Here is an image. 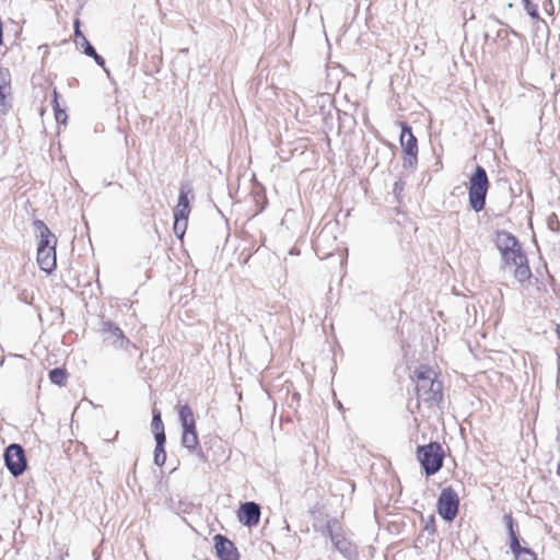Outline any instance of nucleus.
I'll list each match as a JSON object with an SVG mask.
<instances>
[{
  "instance_id": "47",
  "label": "nucleus",
  "mask_w": 560,
  "mask_h": 560,
  "mask_svg": "<svg viewBox=\"0 0 560 560\" xmlns=\"http://www.w3.org/2000/svg\"><path fill=\"white\" fill-rule=\"evenodd\" d=\"M556 334H557V337L560 339V324H558L556 326Z\"/></svg>"
},
{
  "instance_id": "16",
  "label": "nucleus",
  "mask_w": 560,
  "mask_h": 560,
  "mask_svg": "<svg viewBox=\"0 0 560 560\" xmlns=\"http://www.w3.org/2000/svg\"><path fill=\"white\" fill-rule=\"evenodd\" d=\"M151 431L155 441H166L162 412L155 405L152 407Z\"/></svg>"
},
{
  "instance_id": "30",
  "label": "nucleus",
  "mask_w": 560,
  "mask_h": 560,
  "mask_svg": "<svg viewBox=\"0 0 560 560\" xmlns=\"http://www.w3.org/2000/svg\"><path fill=\"white\" fill-rule=\"evenodd\" d=\"M0 90H11V73L8 68L0 66Z\"/></svg>"
},
{
  "instance_id": "13",
  "label": "nucleus",
  "mask_w": 560,
  "mask_h": 560,
  "mask_svg": "<svg viewBox=\"0 0 560 560\" xmlns=\"http://www.w3.org/2000/svg\"><path fill=\"white\" fill-rule=\"evenodd\" d=\"M35 236L38 240L37 248L45 249L46 247H57L58 238L48 228V225L40 219L33 221Z\"/></svg>"
},
{
  "instance_id": "27",
  "label": "nucleus",
  "mask_w": 560,
  "mask_h": 560,
  "mask_svg": "<svg viewBox=\"0 0 560 560\" xmlns=\"http://www.w3.org/2000/svg\"><path fill=\"white\" fill-rule=\"evenodd\" d=\"M421 520L423 522L422 532L431 537H434V535L436 534L435 515L430 514L427 518H424V516L421 515Z\"/></svg>"
},
{
  "instance_id": "35",
  "label": "nucleus",
  "mask_w": 560,
  "mask_h": 560,
  "mask_svg": "<svg viewBox=\"0 0 560 560\" xmlns=\"http://www.w3.org/2000/svg\"><path fill=\"white\" fill-rule=\"evenodd\" d=\"M339 490L347 491L349 494H353L355 490V482L353 480L343 479L339 482Z\"/></svg>"
},
{
  "instance_id": "3",
  "label": "nucleus",
  "mask_w": 560,
  "mask_h": 560,
  "mask_svg": "<svg viewBox=\"0 0 560 560\" xmlns=\"http://www.w3.org/2000/svg\"><path fill=\"white\" fill-rule=\"evenodd\" d=\"M493 243L501 256V269L511 268L527 256L518 238L506 230H497Z\"/></svg>"
},
{
  "instance_id": "6",
  "label": "nucleus",
  "mask_w": 560,
  "mask_h": 560,
  "mask_svg": "<svg viewBox=\"0 0 560 560\" xmlns=\"http://www.w3.org/2000/svg\"><path fill=\"white\" fill-rule=\"evenodd\" d=\"M400 128L399 144L402 152V168L415 172L418 166V139L412 132V127L405 120H397Z\"/></svg>"
},
{
  "instance_id": "44",
  "label": "nucleus",
  "mask_w": 560,
  "mask_h": 560,
  "mask_svg": "<svg viewBox=\"0 0 560 560\" xmlns=\"http://www.w3.org/2000/svg\"><path fill=\"white\" fill-rule=\"evenodd\" d=\"M114 185L117 186L119 189H122V185L119 183L105 182L106 187L114 186Z\"/></svg>"
},
{
  "instance_id": "56",
  "label": "nucleus",
  "mask_w": 560,
  "mask_h": 560,
  "mask_svg": "<svg viewBox=\"0 0 560 560\" xmlns=\"http://www.w3.org/2000/svg\"><path fill=\"white\" fill-rule=\"evenodd\" d=\"M290 254H296V250L291 249Z\"/></svg>"
},
{
  "instance_id": "5",
  "label": "nucleus",
  "mask_w": 560,
  "mask_h": 560,
  "mask_svg": "<svg viewBox=\"0 0 560 560\" xmlns=\"http://www.w3.org/2000/svg\"><path fill=\"white\" fill-rule=\"evenodd\" d=\"M490 187L487 171L476 164L468 182V202L471 210L480 212L486 207L487 194Z\"/></svg>"
},
{
  "instance_id": "40",
  "label": "nucleus",
  "mask_w": 560,
  "mask_h": 560,
  "mask_svg": "<svg viewBox=\"0 0 560 560\" xmlns=\"http://www.w3.org/2000/svg\"><path fill=\"white\" fill-rule=\"evenodd\" d=\"M74 26V36L77 40H83V38H86L83 32L81 31V22L79 19H75L73 22Z\"/></svg>"
},
{
  "instance_id": "19",
  "label": "nucleus",
  "mask_w": 560,
  "mask_h": 560,
  "mask_svg": "<svg viewBox=\"0 0 560 560\" xmlns=\"http://www.w3.org/2000/svg\"><path fill=\"white\" fill-rule=\"evenodd\" d=\"M180 443L189 453H195V451H197V446L200 445L197 428L182 430Z\"/></svg>"
},
{
  "instance_id": "22",
  "label": "nucleus",
  "mask_w": 560,
  "mask_h": 560,
  "mask_svg": "<svg viewBox=\"0 0 560 560\" xmlns=\"http://www.w3.org/2000/svg\"><path fill=\"white\" fill-rule=\"evenodd\" d=\"M522 3L524 10L530 16V19L534 20L536 23H542L544 28L547 31V33H549V27L546 21L539 14L538 4L534 3L532 0H522Z\"/></svg>"
},
{
  "instance_id": "7",
  "label": "nucleus",
  "mask_w": 560,
  "mask_h": 560,
  "mask_svg": "<svg viewBox=\"0 0 560 560\" xmlns=\"http://www.w3.org/2000/svg\"><path fill=\"white\" fill-rule=\"evenodd\" d=\"M100 331L103 335L104 342L110 345L115 349L125 350L129 352L130 355H132L131 349L138 350V347L130 341L122 329L109 318H101Z\"/></svg>"
},
{
  "instance_id": "33",
  "label": "nucleus",
  "mask_w": 560,
  "mask_h": 560,
  "mask_svg": "<svg viewBox=\"0 0 560 560\" xmlns=\"http://www.w3.org/2000/svg\"><path fill=\"white\" fill-rule=\"evenodd\" d=\"M55 120L58 126H67L68 122V114H67V107L63 105V109H56L54 113Z\"/></svg>"
},
{
  "instance_id": "24",
  "label": "nucleus",
  "mask_w": 560,
  "mask_h": 560,
  "mask_svg": "<svg viewBox=\"0 0 560 560\" xmlns=\"http://www.w3.org/2000/svg\"><path fill=\"white\" fill-rule=\"evenodd\" d=\"M166 441H155V447L153 452V463L162 467L166 462V450H165Z\"/></svg>"
},
{
  "instance_id": "54",
  "label": "nucleus",
  "mask_w": 560,
  "mask_h": 560,
  "mask_svg": "<svg viewBox=\"0 0 560 560\" xmlns=\"http://www.w3.org/2000/svg\"><path fill=\"white\" fill-rule=\"evenodd\" d=\"M330 107H331V105L329 106V109H328V112H327V115H330V113H331Z\"/></svg>"
},
{
  "instance_id": "25",
  "label": "nucleus",
  "mask_w": 560,
  "mask_h": 560,
  "mask_svg": "<svg viewBox=\"0 0 560 560\" xmlns=\"http://www.w3.org/2000/svg\"><path fill=\"white\" fill-rule=\"evenodd\" d=\"M188 225V217L174 214L173 231L178 240H183Z\"/></svg>"
},
{
  "instance_id": "46",
  "label": "nucleus",
  "mask_w": 560,
  "mask_h": 560,
  "mask_svg": "<svg viewBox=\"0 0 560 560\" xmlns=\"http://www.w3.org/2000/svg\"><path fill=\"white\" fill-rule=\"evenodd\" d=\"M103 70L106 73L107 78L110 80V82L114 83L115 81H114V79H113V77L110 74L109 69L105 67V69H103Z\"/></svg>"
},
{
  "instance_id": "20",
  "label": "nucleus",
  "mask_w": 560,
  "mask_h": 560,
  "mask_svg": "<svg viewBox=\"0 0 560 560\" xmlns=\"http://www.w3.org/2000/svg\"><path fill=\"white\" fill-rule=\"evenodd\" d=\"M514 560H538L537 553L527 545V542H521L516 547L510 548Z\"/></svg>"
},
{
  "instance_id": "32",
  "label": "nucleus",
  "mask_w": 560,
  "mask_h": 560,
  "mask_svg": "<svg viewBox=\"0 0 560 560\" xmlns=\"http://www.w3.org/2000/svg\"><path fill=\"white\" fill-rule=\"evenodd\" d=\"M14 289L18 291L19 301H21L27 305L33 304V300H34L33 292H28L27 290L21 289L20 287H14Z\"/></svg>"
},
{
  "instance_id": "15",
  "label": "nucleus",
  "mask_w": 560,
  "mask_h": 560,
  "mask_svg": "<svg viewBox=\"0 0 560 560\" xmlns=\"http://www.w3.org/2000/svg\"><path fill=\"white\" fill-rule=\"evenodd\" d=\"M502 521L504 523L508 540L506 544L509 548L516 547V545H520L521 542L525 544V539L521 536L520 533V525L518 522L513 517V514L505 513L502 517Z\"/></svg>"
},
{
  "instance_id": "8",
  "label": "nucleus",
  "mask_w": 560,
  "mask_h": 560,
  "mask_svg": "<svg viewBox=\"0 0 560 560\" xmlns=\"http://www.w3.org/2000/svg\"><path fill=\"white\" fill-rule=\"evenodd\" d=\"M460 499L452 486L442 488L436 500V512L445 523H452L458 515Z\"/></svg>"
},
{
  "instance_id": "10",
  "label": "nucleus",
  "mask_w": 560,
  "mask_h": 560,
  "mask_svg": "<svg viewBox=\"0 0 560 560\" xmlns=\"http://www.w3.org/2000/svg\"><path fill=\"white\" fill-rule=\"evenodd\" d=\"M215 557L219 560H240L241 555L235 544L223 534L213 536Z\"/></svg>"
},
{
  "instance_id": "38",
  "label": "nucleus",
  "mask_w": 560,
  "mask_h": 560,
  "mask_svg": "<svg viewBox=\"0 0 560 560\" xmlns=\"http://www.w3.org/2000/svg\"><path fill=\"white\" fill-rule=\"evenodd\" d=\"M512 33L514 34L515 36H518V33L512 28H499L495 33V39H499V40H505L508 39V36L509 34Z\"/></svg>"
},
{
  "instance_id": "36",
  "label": "nucleus",
  "mask_w": 560,
  "mask_h": 560,
  "mask_svg": "<svg viewBox=\"0 0 560 560\" xmlns=\"http://www.w3.org/2000/svg\"><path fill=\"white\" fill-rule=\"evenodd\" d=\"M61 94L58 92L56 88H54L51 93V107L54 113L56 109H63V106L60 104Z\"/></svg>"
},
{
  "instance_id": "9",
  "label": "nucleus",
  "mask_w": 560,
  "mask_h": 560,
  "mask_svg": "<svg viewBox=\"0 0 560 560\" xmlns=\"http://www.w3.org/2000/svg\"><path fill=\"white\" fill-rule=\"evenodd\" d=\"M3 462L5 468L14 478L22 476L27 469L25 450L19 443H11L4 448Z\"/></svg>"
},
{
  "instance_id": "53",
  "label": "nucleus",
  "mask_w": 560,
  "mask_h": 560,
  "mask_svg": "<svg viewBox=\"0 0 560 560\" xmlns=\"http://www.w3.org/2000/svg\"><path fill=\"white\" fill-rule=\"evenodd\" d=\"M495 23L501 24V25L503 24L500 20H495Z\"/></svg>"
},
{
  "instance_id": "49",
  "label": "nucleus",
  "mask_w": 560,
  "mask_h": 560,
  "mask_svg": "<svg viewBox=\"0 0 560 560\" xmlns=\"http://www.w3.org/2000/svg\"><path fill=\"white\" fill-rule=\"evenodd\" d=\"M537 24V31L541 30V26L544 27L542 23H536Z\"/></svg>"
},
{
  "instance_id": "1",
  "label": "nucleus",
  "mask_w": 560,
  "mask_h": 560,
  "mask_svg": "<svg viewBox=\"0 0 560 560\" xmlns=\"http://www.w3.org/2000/svg\"><path fill=\"white\" fill-rule=\"evenodd\" d=\"M416 392L419 399L430 405H440L443 400V385L432 368L421 364L415 370Z\"/></svg>"
},
{
  "instance_id": "39",
  "label": "nucleus",
  "mask_w": 560,
  "mask_h": 560,
  "mask_svg": "<svg viewBox=\"0 0 560 560\" xmlns=\"http://www.w3.org/2000/svg\"><path fill=\"white\" fill-rule=\"evenodd\" d=\"M255 202L258 205V210L256 213H260L261 211H264L267 207V198L265 194H258L255 197Z\"/></svg>"
},
{
  "instance_id": "41",
  "label": "nucleus",
  "mask_w": 560,
  "mask_h": 560,
  "mask_svg": "<svg viewBox=\"0 0 560 560\" xmlns=\"http://www.w3.org/2000/svg\"><path fill=\"white\" fill-rule=\"evenodd\" d=\"M89 57L92 58L98 67H101L102 69H105L106 60L103 56L97 54L96 49L94 50V54H92V56H89Z\"/></svg>"
},
{
  "instance_id": "2",
  "label": "nucleus",
  "mask_w": 560,
  "mask_h": 560,
  "mask_svg": "<svg viewBox=\"0 0 560 560\" xmlns=\"http://www.w3.org/2000/svg\"><path fill=\"white\" fill-rule=\"evenodd\" d=\"M314 530L322 535H327L334 548L347 560H358V546L347 537L342 524L336 517L327 520L326 524L318 526L313 525Z\"/></svg>"
},
{
  "instance_id": "26",
  "label": "nucleus",
  "mask_w": 560,
  "mask_h": 560,
  "mask_svg": "<svg viewBox=\"0 0 560 560\" xmlns=\"http://www.w3.org/2000/svg\"><path fill=\"white\" fill-rule=\"evenodd\" d=\"M12 93L11 90H0V114L7 115L12 108Z\"/></svg>"
},
{
  "instance_id": "4",
  "label": "nucleus",
  "mask_w": 560,
  "mask_h": 560,
  "mask_svg": "<svg viewBox=\"0 0 560 560\" xmlns=\"http://www.w3.org/2000/svg\"><path fill=\"white\" fill-rule=\"evenodd\" d=\"M416 456L425 477H431L443 468L446 454L439 441H431L418 445Z\"/></svg>"
},
{
  "instance_id": "52",
  "label": "nucleus",
  "mask_w": 560,
  "mask_h": 560,
  "mask_svg": "<svg viewBox=\"0 0 560 560\" xmlns=\"http://www.w3.org/2000/svg\"><path fill=\"white\" fill-rule=\"evenodd\" d=\"M386 143H387V145H389L392 149H395V145H394V144H392L390 142H386Z\"/></svg>"
},
{
  "instance_id": "23",
  "label": "nucleus",
  "mask_w": 560,
  "mask_h": 560,
  "mask_svg": "<svg viewBox=\"0 0 560 560\" xmlns=\"http://www.w3.org/2000/svg\"><path fill=\"white\" fill-rule=\"evenodd\" d=\"M48 378L51 384L62 387L67 384L68 372L65 368L56 366L49 370Z\"/></svg>"
},
{
  "instance_id": "31",
  "label": "nucleus",
  "mask_w": 560,
  "mask_h": 560,
  "mask_svg": "<svg viewBox=\"0 0 560 560\" xmlns=\"http://www.w3.org/2000/svg\"><path fill=\"white\" fill-rule=\"evenodd\" d=\"M77 47L81 50L83 55L86 57L92 56L94 54V46L88 38H83V40H77Z\"/></svg>"
},
{
  "instance_id": "29",
  "label": "nucleus",
  "mask_w": 560,
  "mask_h": 560,
  "mask_svg": "<svg viewBox=\"0 0 560 560\" xmlns=\"http://www.w3.org/2000/svg\"><path fill=\"white\" fill-rule=\"evenodd\" d=\"M434 541V537L429 536L428 534L421 532L415 540V548L422 550L427 548L431 542Z\"/></svg>"
},
{
  "instance_id": "43",
  "label": "nucleus",
  "mask_w": 560,
  "mask_h": 560,
  "mask_svg": "<svg viewBox=\"0 0 560 560\" xmlns=\"http://www.w3.org/2000/svg\"><path fill=\"white\" fill-rule=\"evenodd\" d=\"M542 7H544L545 11H548L549 8H550V10H552L553 9L552 1L551 0H544L542 1Z\"/></svg>"
},
{
  "instance_id": "37",
  "label": "nucleus",
  "mask_w": 560,
  "mask_h": 560,
  "mask_svg": "<svg viewBox=\"0 0 560 560\" xmlns=\"http://www.w3.org/2000/svg\"><path fill=\"white\" fill-rule=\"evenodd\" d=\"M547 224H548L549 230H551L553 232H559L560 231V222H559L558 217H557L556 213H551L548 217Z\"/></svg>"
},
{
  "instance_id": "21",
  "label": "nucleus",
  "mask_w": 560,
  "mask_h": 560,
  "mask_svg": "<svg viewBox=\"0 0 560 560\" xmlns=\"http://www.w3.org/2000/svg\"><path fill=\"white\" fill-rule=\"evenodd\" d=\"M464 526H465V521L463 517H460L458 521L459 532H458V536H457V539H458L460 546H465L466 544L470 545L471 542H475L477 540V535L475 533L470 532L469 524H467V528H464Z\"/></svg>"
},
{
  "instance_id": "11",
  "label": "nucleus",
  "mask_w": 560,
  "mask_h": 560,
  "mask_svg": "<svg viewBox=\"0 0 560 560\" xmlns=\"http://www.w3.org/2000/svg\"><path fill=\"white\" fill-rule=\"evenodd\" d=\"M238 522L248 528L256 527L260 522L261 508L254 501L241 503L237 509Z\"/></svg>"
},
{
  "instance_id": "45",
  "label": "nucleus",
  "mask_w": 560,
  "mask_h": 560,
  "mask_svg": "<svg viewBox=\"0 0 560 560\" xmlns=\"http://www.w3.org/2000/svg\"><path fill=\"white\" fill-rule=\"evenodd\" d=\"M103 70L106 73L107 78L110 80V82L114 83L115 81H114V79H113V77L110 74L109 69L105 67V69H103Z\"/></svg>"
},
{
  "instance_id": "14",
  "label": "nucleus",
  "mask_w": 560,
  "mask_h": 560,
  "mask_svg": "<svg viewBox=\"0 0 560 560\" xmlns=\"http://www.w3.org/2000/svg\"><path fill=\"white\" fill-rule=\"evenodd\" d=\"M36 250V260L39 269L48 276L51 275L57 268L56 247L37 248Z\"/></svg>"
},
{
  "instance_id": "42",
  "label": "nucleus",
  "mask_w": 560,
  "mask_h": 560,
  "mask_svg": "<svg viewBox=\"0 0 560 560\" xmlns=\"http://www.w3.org/2000/svg\"><path fill=\"white\" fill-rule=\"evenodd\" d=\"M196 456L198 457V459L202 463H207L208 462V456L206 455V453L203 452V450L201 448L200 445L197 446V451H195Z\"/></svg>"
},
{
  "instance_id": "48",
  "label": "nucleus",
  "mask_w": 560,
  "mask_h": 560,
  "mask_svg": "<svg viewBox=\"0 0 560 560\" xmlns=\"http://www.w3.org/2000/svg\"><path fill=\"white\" fill-rule=\"evenodd\" d=\"M483 38H485V42H488L490 39V34L488 32H486L483 34Z\"/></svg>"
},
{
  "instance_id": "34",
  "label": "nucleus",
  "mask_w": 560,
  "mask_h": 560,
  "mask_svg": "<svg viewBox=\"0 0 560 560\" xmlns=\"http://www.w3.org/2000/svg\"><path fill=\"white\" fill-rule=\"evenodd\" d=\"M195 505L194 503L191 502H186V501H179L178 502V505L177 508H173L172 509L177 513H185V514H189L191 513V511L194 510Z\"/></svg>"
},
{
  "instance_id": "12",
  "label": "nucleus",
  "mask_w": 560,
  "mask_h": 560,
  "mask_svg": "<svg viewBox=\"0 0 560 560\" xmlns=\"http://www.w3.org/2000/svg\"><path fill=\"white\" fill-rule=\"evenodd\" d=\"M195 200L194 188L190 180H182L179 184V192L177 205L173 213L177 215L189 217L191 211V201Z\"/></svg>"
},
{
  "instance_id": "51",
  "label": "nucleus",
  "mask_w": 560,
  "mask_h": 560,
  "mask_svg": "<svg viewBox=\"0 0 560 560\" xmlns=\"http://www.w3.org/2000/svg\"><path fill=\"white\" fill-rule=\"evenodd\" d=\"M547 273H548V278H550L551 281L555 282V279L552 278V276L548 271H547Z\"/></svg>"
},
{
  "instance_id": "18",
  "label": "nucleus",
  "mask_w": 560,
  "mask_h": 560,
  "mask_svg": "<svg viewBox=\"0 0 560 560\" xmlns=\"http://www.w3.org/2000/svg\"><path fill=\"white\" fill-rule=\"evenodd\" d=\"M513 267H515L514 278L521 284L528 282L530 280V278L533 277L527 256H525L523 259L518 260L515 265H513Z\"/></svg>"
},
{
  "instance_id": "55",
  "label": "nucleus",
  "mask_w": 560,
  "mask_h": 560,
  "mask_svg": "<svg viewBox=\"0 0 560 560\" xmlns=\"http://www.w3.org/2000/svg\"><path fill=\"white\" fill-rule=\"evenodd\" d=\"M290 254H296V250L291 249Z\"/></svg>"
},
{
  "instance_id": "50",
  "label": "nucleus",
  "mask_w": 560,
  "mask_h": 560,
  "mask_svg": "<svg viewBox=\"0 0 560 560\" xmlns=\"http://www.w3.org/2000/svg\"><path fill=\"white\" fill-rule=\"evenodd\" d=\"M320 112H322L323 114H326V112H325V106H324V105H323V106H320Z\"/></svg>"
},
{
  "instance_id": "17",
  "label": "nucleus",
  "mask_w": 560,
  "mask_h": 560,
  "mask_svg": "<svg viewBox=\"0 0 560 560\" xmlns=\"http://www.w3.org/2000/svg\"><path fill=\"white\" fill-rule=\"evenodd\" d=\"M176 409L182 430L195 429L196 420L191 407L188 404H178Z\"/></svg>"
},
{
  "instance_id": "28",
  "label": "nucleus",
  "mask_w": 560,
  "mask_h": 560,
  "mask_svg": "<svg viewBox=\"0 0 560 560\" xmlns=\"http://www.w3.org/2000/svg\"><path fill=\"white\" fill-rule=\"evenodd\" d=\"M406 182L399 177L393 185V195L395 201L400 205L402 202V191L405 189Z\"/></svg>"
}]
</instances>
